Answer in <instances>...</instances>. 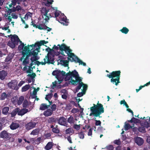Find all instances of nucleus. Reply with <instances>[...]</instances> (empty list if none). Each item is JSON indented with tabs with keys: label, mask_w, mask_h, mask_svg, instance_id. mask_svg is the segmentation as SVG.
<instances>
[{
	"label": "nucleus",
	"mask_w": 150,
	"mask_h": 150,
	"mask_svg": "<svg viewBox=\"0 0 150 150\" xmlns=\"http://www.w3.org/2000/svg\"><path fill=\"white\" fill-rule=\"evenodd\" d=\"M46 50L48 52L47 54H52V52H54V51L53 49H51L49 47L46 49Z\"/></svg>",
	"instance_id": "obj_42"
},
{
	"label": "nucleus",
	"mask_w": 150,
	"mask_h": 150,
	"mask_svg": "<svg viewBox=\"0 0 150 150\" xmlns=\"http://www.w3.org/2000/svg\"><path fill=\"white\" fill-rule=\"evenodd\" d=\"M24 100V96H21L17 100V103L18 105H21L23 102Z\"/></svg>",
	"instance_id": "obj_28"
},
{
	"label": "nucleus",
	"mask_w": 150,
	"mask_h": 150,
	"mask_svg": "<svg viewBox=\"0 0 150 150\" xmlns=\"http://www.w3.org/2000/svg\"><path fill=\"white\" fill-rule=\"evenodd\" d=\"M32 15V13L29 12H28L26 14L24 18L27 20L28 19L29 17H31Z\"/></svg>",
	"instance_id": "obj_41"
},
{
	"label": "nucleus",
	"mask_w": 150,
	"mask_h": 150,
	"mask_svg": "<svg viewBox=\"0 0 150 150\" xmlns=\"http://www.w3.org/2000/svg\"><path fill=\"white\" fill-rule=\"evenodd\" d=\"M7 95L5 92L3 93L1 96V99L2 100H4L7 98Z\"/></svg>",
	"instance_id": "obj_44"
},
{
	"label": "nucleus",
	"mask_w": 150,
	"mask_h": 150,
	"mask_svg": "<svg viewBox=\"0 0 150 150\" xmlns=\"http://www.w3.org/2000/svg\"><path fill=\"white\" fill-rule=\"evenodd\" d=\"M52 130V131L54 133H58L59 132V130L57 128V126L54 128H53Z\"/></svg>",
	"instance_id": "obj_45"
},
{
	"label": "nucleus",
	"mask_w": 150,
	"mask_h": 150,
	"mask_svg": "<svg viewBox=\"0 0 150 150\" xmlns=\"http://www.w3.org/2000/svg\"><path fill=\"white\" fill-rule=\"evenodd\" d=\"M38 64H37V65L38 66L40 64H42V65H45L46 64V63H47V62H46V61L45 60L44 62H40L38 61H37V62Z\"/></svg>",
	"instance_id": "obj_55"
},
{
	"label": "nucleus",
	"mask_w": 150,
	"mask_h": 150,
	"mask_svg": "<svg viewBox=\"0 0 150 150\" xmlns=\"http://www.w3.org/2000/svg\"><path fill=\"white\" fill-rule=\"evenodd\" d=\"M58 123L61 125L68 127V123L66 120V119L64 117H60L59 119H57Z\"/></svg>",
	"instance_id": "obj_12"
},
{
	"label": "nucleus",
	"mask_w": 150,
	"mask_h": 150,
	"mask_svg": "<svg viewBox=\"0 0 150 150\" xmlns=\"http://www.w3.org/2000/svg\"><path fill=\"white\" fill-rule=\"evenodd\" d=\"M47 109V105L45 103H42L40 106V109L41 110H44Z\"/></svg>",
	"instance_id": "obj_33"
},
{
	"label": "nucleus",
	"mask_w": 150,
	"mask_h": 150,
	"mask_svg": "<svg viewBox=\"0 0 150 150\" xmlns=\"http://www.w3.org/2000/svg\"><path fill=\"white\" fill-rule=\"evenodd\" d=\"M4 16L5 17L6 21H7V20H8V21L9 22L12 21V18L10 16L7 15V14H5Z\"/></svg>",
	"instance_id": "obj_43"
},
{
	"label": "nucleus",
	"mask_w": 150,
	"mask_h": 150,
	"mask_svg": "<svg viewBox=\"0 0 150 150\" xmlns=\"http://www.w3.org/2000/svg\"><path fill=\"white\" fill-rule=\"evenodd\" d=\"M20 125L18 123L12 122L10 126V129L12 130H14L20 127Z\"/></svg>",
	"instance_id": "obj_22"
},
{
	"label": "nucleus",
	"mask_w": 150,
	"mask_h": 150,
	"mask_svg": "<svg viewBox=\"0 0 150 150\" xmlns=\"http://www.w3.org/2000/svg\"><path fill=\"white\" fill-rule=\"evenodd\" d=\"M125 130H128L130 128H132V126H131L128 123L126 124L125 125Z\"/></svg>",
	"instance_id": "obj_50"
},
{
	"label": "nucleus",
	"mask_w": 150,
	"mask_h": 150,
	"mask_svg": "<svg viewBox=\"0 0 150 150\" xmlns=\"http://www.w3.org/2000/svg\"><path fill=\"white\" fill-rule=\"evenodd\" d=\"M30 86L29 85H26L23 86L22 88V91L23 92L26 91L28 90L30 88Z\"/></svg>",
	"instance_id": "obj_38"
},
{
	"label": "nucleus",
	"mask_w": 150,
	"mask_h": 150,
	"mask_svg": "<svg viewBox=\"0 0 150 150\" xmlns=\"http://www.w3.org/2000/svg\"><path fill=\"white\" fill-rule=\"evenodd\" d=\"M51 110H52V111L53 112L54 111H55L56 108V105L55 104H54L52 105L51 107Z\"/></svg>",
	"instance_id": "obj_62"
},
{
	"label": "nucleus",
	"mask_w": 150,
	"mask_h": 150,
	"mask_svg": "<svg viewBox=\"0 0 150 150\" xmlns=\"http://www.w3.org/2000/svg\"><path fill=\"white\" fill-rule=\"evenodd\" d=\"M129 122L131 123H134L135 124H136L139 123L140 121L139 119L135 118L133 117L129 121Z\"/></svg>",
	"instance_id": "obj_32"
},
{
	"label": "nucleus",
	"mask_w": 150,
	"mask_h": 150,
	"mask_svg": "<svg viewBox=\"0 0 150 150\" xmlns=\"http://www.w3.org/2000/svg\"><path fill=\"white\" fill-rule=\"evenodd\" d=\"M45 26L46 25H45V23L40 24L39 25H38V26L37 27V28H38L39 30H42V29H40V28H45Z\"/></svg>",
	"instance_id": "obj_51"
},
{
	"label": "nucleus",
	"mask_w": 150,
	"mask_h": 150,
	"mask_svg": "<svg viewBox=\"0 0 150 150\" xmlns=\"http://www.w3.org/2000/svg\"><path fill=\"white\" fill-rule=\"evenodd\" d=\"M48 12L49 10H47L45 8H43L41 11L42 14V18L45 21V23H46L47 22H48V21L49 20L50 18L52 17V16H51L50 13L48 15L49 16L47 15Z\"/></svg>",
	"instance_id": "obj_6"
},
{
	"label": "nucleus",
	"mask_w": 150,
	"mask_h": 150,
	"mask_svg": "<svg viewBox=\"0 0 150 150\" xmlns=\"http://www.w3.org/2000/svg\"><path fill=\"white\" fill-rule=\"evenodd\" d=\"M11 40H9L7 45L12 48H14L16 45H18V42H20V45L18 46V49L19 51L22 50L25 46L23 43L20 40L18 36L16 35H11Z\"/></svg>",
	"instance_id": "obj_3"
},
{
	"label": "nucleus",
	"mask_w": 150,
	"mask_h": 150,
	"mask_svg": "<svg viewBox=\"0 0 150 150\" xmlns=\"http://www.w3.org/2000/svg\"><path fill=\"white\" fill-rule=\"evenodd\" d=\"M45 28H40V29H43L44 30H47L48 32H50L52 30V28H50L49 27H48L46 25L45 26Z\"/></svg>",
	"instance_id": "obj_52"
},
{
	"label": "nucleus",
	"mask_w": 150,
	"mask_h": 150,
	"mask_svg": "<svg viewBox=\"0 0 150 150\" xmlns=\"http://www.w3.org/2000/svg\"><path fill=\"white\" fill-rule=\"evenodd\" d=\"M52 8L54 10H55V11H54V18H56V20L58 19V18H57V17H58L60 13H61V12L57 10V8H54V7Z\"/></svg>",
	"instance_id": "obj_27"
},
{
	"label": "nucleus",
	"mask_w": 150,
	"mask_h": 150,
	"mask_svg": "<svg viewBox=\"0 0 150 150\" xmlns=\"http://www.w3.org/2000/svg\"><path fill=\"white\" fill-rule=\"evenodd\" d=\"M79 137L81 139H83L84 137V133L83 132H81L78 133Z\"/></svg>",
	"instance_id": "obj_47"
},
{
	"label": "nucleus",
	"mask_w": 150,
	"mask_h": 150,
	"mask_svg": "<svg viewBox=\"0 0 150 150\" xmlns=\"http://www.w3.org/2000/svg\"><path fill=\"white\" fill-rule=\"evenodd\" d=\"M7 73L6 71L3 70L0 71V79L3 80L7 76Z\"/></svg>",
	"instance_id": "obj_20"
},
{
	"label": "nucleus",
	"mask_w": 150,
	"mask_h": 150,
	"mask_svg": "<svg viewBox=\"0 0 150 150\" xmlns=\"http://www.w3.org/2000/svg\"><path fill=\"white\" fill-rule=\"evenodd\" d=\"M14 8L15 10V11H18L20 10H21V8L20 6L18 5L17 6L16 8L14 7Z\"/></svg>",
	"instance_id": "obj_58"
},
{
	"label": "nucleus",
	"mask_w": 150,
	"mask_h": 150,
	"mask_svg": "<svg viewBox=\"0 0 150 150\" xmlns=\"http://www.w3.org/2000/svg\"><path fill=\"white\" fill-rule=\"evenodd\" d=\"M57 118H55L53 117H51L47 119V121L49 123H51L53 122L56 123V122H57Z\"/></svg>",
	"instance_id": "obj_29"
},
{
	"label": "nucleus",
	"mask_w": 150,
	"mask_h": 150,
	"mask_svg": "<svg viewBox=\"0 0 150 150\" xmlns=\"http://www.w3.org/2000/svg\"><path fill=\"white\" fill-rule=\"evenodd\" d=\"M68 60L59 59L57 60V61H58V64L59 63L60 64L64 67H67V69H69V67H68L69 63V61H70V60Z\"/></svg>",
	"instance_id": "obj_16"
},
{
	"label": "nucleus",
	"mask_w": 150,
	"mask_h": 150,
	"mask_svg": "<svg viewBox=\"0 0 150 150\" xmlns=\"http://www.w3.org/2000/svg\"><path fill=\"white\" fill-rule=\"evenodd\" d=\"M135 142L138 146H140L142 145L144 142L143 139L141 137H137L134 139Z\"/></svg>",
	"instance_id": "obj_19"
},
{
	"label": "nucleus",
	"mask_w": 150,
	"mask_h": 150,
	"mask_svg": "<svg viewBox=\"0 0 150 150\" xmlns=\"http://www.w3.org/2000/svg\"><path fill=\"white\" fill-rule=\"evenodd\" d=\"M80 125H77L76 124L74 125V129L77 130H79L80 129Z\"/></svg>",
	"instance_id": "obj_59"
},
{
	"label": "nucleus",
	"mask_w": 150,
	"mask_h": 150,
	"mask_svg": "<svg viewBox=\"0 0 150 150\" xmlns=\"http://www.w3.org/2000/svg\"><path fill=\"white\" fill-rule=\"evenodd\" d=\"M38 42H35V44H32L31 45H27L28 47H33H33H38V48L37 49H40L41 47H39V45H38Z\"/></svg>",
	"instance_id": "obj_37"
},
{
	"label": "nucleus",
	"mask_w": 150,
	"mask_h": 150,
	"mask_svg": "<svg viewBox=\"0 0 150 150\" xmlns=\"http://www.w3.org/2000/svg\"><path fill=\"white\" fill-rule=\"evenodd\" d=\"M22 50L23 51L22 52H25L27 53L28 52H30V48L28 47L27 46H24Z\"/></svg>",
	"instance_id": "obj_39"
},
{
	"label": "nucleus",
	"mask_w": 150,
	"mask_h": 150,
	"mask_svg": "<svg viewBox=\"0 0 150 150\" xmlns=\"http://www.w3.org/2000/svg\"><path fill=\"white\" fill-rule=\"evenodd\" d=\"M70 60L71 62H74L76 63H79V65H82L84 66L86 65V64L85 63L83 62L80 59L74 54V56L72 57V58H71Z\"/></svg>",
	"instance_id": "obj_13"
},
{
	"label": "nucleus",
	"mask_w": 150,
	"mask_h": 150,
	"mask_svg": "<svg viewBox=\"0 0 150 150\" xmlns=\"http://www.w3.org/2000/svg\"><path fill=\"white\" fill-rule=\"evenodd\" d=\"M57 46L59 47V49L61 51V54L63 56H65L64 54V51L67 53V56H68L67 59L69 60H70L72 57L74 56V54L72 53V50L69 47L67 46L64 44L63 43L61 45L60 44L57 45Z\"/></svg>",
	"instance_id": "obj_4"
},
{
	"label": "nucleus",
	"mask_w": 150,
	"mask_h": 150,
	"mask_svg": "<svg viewBox=\"0 0 150 150\" xmlns=\"http://www.w3.org/2000/svg\"><path fill=\"white\" fill-rule=\"evenodd\" d=\"M8 86L11 89L17 90L18 88L17 86V83L14 81H11L8 84Z\"/></svg>",
	"instance_id": "obj_14"
},
{
	"label": "nucleus",
	"mask_w": 150,
	"mask_h": 150,
	"mask_svg": "<svg viewBox=\"0 0 150 150\" xmlns=\"http://www.w3.org/2000/svg\"><path fill=\"white\" fill-rule=\"evenodd\" d=\"M106 148L108 150H113L114 149L113 146L112 145H109V146H107Z\"/></svg>",
	"instance_id": "obj_61"
},
{
	"label": "nucleus",
	"mask_w": 150,
	"mask_h": 150,
	"mask_svg": "<svg viewBox=\"0 0 150 150\" xmlns=\"http://www.w3.org/2000/svg\"><path fill=\"white\" fill-rule=\"evenodd\" d=\"M52 93H50L46 95L45 99L46 100H50L52 98Z\"/></svg>",
	"instance_id": "obj_46"
},
{
	"label": "nucleus",
	"mask_w": 150,
	"mask_h": 150,
	"mask_svg": "<svg viewBox=\"0 0 150 150\" xmlns=\"http://www.w3.org/2000/svg\"><path fill=\"white\" fill-rule=\"evenodd\" d=\"M19 110H20V108H16L15 109L10 113L11 114V117H13L15 116L18 113Z\"/></svg>",
	"instance_id": "obj_23"
},
{
	"label": "nucleus",
	"mask_w": 150,
	"mask_h": 150,
	"mask_svg": "<svg viewBox=\"0 0 150 150\" xmlns=\"http://www.w3.org/2000/svg\"><path fill=\"white\" fill-rule=\"evenodd\" d=\"M82 86L83 87V90H82V91L86 93V91L87 88V86L86 84H84L83 83V85Z\"/></svg>",
	"instance_id": "obj_56"
},
{
	"label": "nucleus",
	"mask_w": 150,
	"mask_h": 150,
	"mask_svg": "<svg viewBox=\"0 0 150 150\" xmlns=\"http://www.w3.org/2000/svg\"><path fill=\"white\" fill-rule=\"evenodd\" d=\"M70 79L71 84L75 86L77 85V82L79 83L82 82L81 78L79 77L78 72L75 70L72 72L69 71V72L66 74V76L64 79L65 80L67 81Z\"/></svg>",
	"instance_id": "obj_1"
},
{
	"label": "nucleus",
	"mask_w": 150,
	"mask_h": 150,
	"mask_svg": "<svg viewBox=\"0 0 150 150\" xmlns=\"http://www.w3.org/2000/svg\"><path fill=\"white\" fill-rule=\"evenodd\" d=\"M52 74L53 76H55L56 78L59 81H62L63 79V77L66 75V72L62 71H61L60 70H55L53 71L52 73Z\"/></svg>",
	"instance_id": "obj_5"
},
{
	"label": "nucleus",
	"mask_w": 150,
	"mask_h": 150,
	"mask_svg": "<svg viewBox=\"0 0 150 150\" xmlns=\"http://www.w3.org/2000/svg\"><path fill=\"white\" fill-rule=\"evenodd\" d=\"M12 4H13V6H15L17 3L18 4H20V2L18 1V0H11Z\"/></svg>",
	"instance_id": "obj_53"
},
{
	"label": "nucleus",
	"mask_w": 150,
	"mask_h": 150,
	"mask_svg": "<svg viewBox=\"0 0 150 150\" xmlns=\"http://www.w3.org/2000/svg\"><path fill=\"white\" fill-rule=\"evenodd\" d=\"M39 131L38 129H35L33 130L30 133L31 134L36 135L38 134Z\"/></svg>",
	"instance_id": "obj_48"
},
{
	"label": "nucleus",
	"mask_w": 150,
	"mask_h": 150,
	"mask_svg": "<svg viewBox=\"0 0 150 150\" xmlns=\"http://www.w3.org/2000/svg\"><path fill=\"white\" fill-rule=\"evenodd\" d=\"M72 129L71 128H69L65 130V133L66 134H70L72 133Z\"/></svg>",
	"instance_id": "obj_54"
},
{
	"label": "nucleus",
	"mask_w": 150,
	"mask_h": 150,
	"mask_svg": "<svg viewBox=\"0 0 150 150\" xmlns=\"http://www.w3.org/2000/svg\"><path fill=\"white\" fill-rule=\"evenodd\" d=\"M54 55L52 54H47V55L45 56V58L44 59V60L45 61L47 59V61H46L47 63L48 64H53L55 62L54 61Z\"/></svg>",
	"instance_id": "obj_9"
},
{
	"label": "nucleus",
	"mask_w": 150,
	"mask_h": 150,
	"mask_svg": "<svg viewBox=\"0 0 150 150\" xmlns=\"http://www.w3.org/2000/svg\"><path fill=\"white\" fill-rule=\"evenodd\" d=\"M12 57H11V56H10L8 55L6 58L5 61L6 62H8L9 61H10L12 59Z\"/></svg>",
	"instance_id": "obj_57"
},
{
	"label": "nucleus",
	"mask_w": 150,
	"mask_h": 150,
	"mask_svg": "<svg viewBox=\"0 0 150 150\" xmlns=\"http://www.w3.org/2000/svg\"><path fill=\"white\" fill-rule=\"evenodd\" d=\"M44 136L46 139H49L51 136V134L50 133H47L45 134Z\"/></svg>",
	"instance_id": "obj_64"
},
{
	"label": "nucleus",
	"mask_w": 150,
	"mask_h": 150,
	"mask_svg": "<svg viewBox=\"0 0 150 150\" xmlns=\"http://www.w3.org/2000/svg\"><path fill=\"white\" fill-rule=\"evenodd\" d=\"M38 45L40 47V46L42 45H44L45 44H46L48 42L47 41H45L44 40H41L39 42H38Z\"/></svg>",
	"instance_id": "obj_35"
},
{
	"label": "nucleus",
	"mask_w": 150,
	"mask_h": 150,
	"mask_svg": "<svg viewBox=\"0 0 150 150\" xmlns=\"http://www.w3.org/2000/svg\"><path fill=\"white\" fill-rule=\"evenodd\" d=\"M7 9L8 10L7 11V15L10 16L11 14V13H12L13 12L15 11V10L14 8V7H13L12 8L10 9L9 8H7Z\"/></svg>",
	"instance_id": "obj_36"
},
{
	"label": "nucleus",
	"mask_w": 150,
	"mask_h": 150,
	"mask_svg": "<svg viewBox=\"0 0 150 150\" xmlns=\"http://www.w3.org/2000/svg\"><path fill=\"white\" fill-rule=\"evenodd\" d=\"M9 108L8 107H5L2 108V113L5 115H7L8 113Z\"/></svg>",
	"instance_id": "obj_26"
},
{
	"label": "nucleus",
	"mask_w": 150,
	"mask_h": 150,
	"mask_svg": "<svg viewBox=\"0 0 150 150\" xmlns=\"http://www.w3.org/2000/svg\"><path fill=\"white\" fill-rule=\"evenodd\" d=\"M12 16V18H13V19H17L18 18V16L15 13H12L11 15Z\"/></svg>",
	"instance_id": "obj_63"
},
{
	"label": "nucleus",
	"mask_w": 150,
	"mask_h": 150,
	"mask_svg": "<svg viewBox=\"0 0 150 150\" xmlns=\"http://www.w3.org/2000/svg\"><path fill=\"white\" fill-rule=\"evenodd\" d=\"M30 61V59H27L26 58H25L24 60H23L22 62L23 65L25 66L22 69L23 71H26V70H27L28 66L27 65L29 63Z\"/></svg>",
	"instance_id": "obj_18"
},
{
	"label": "nucleus",
	"mask_w": 150,
	"mask_h": 150,
	"mask_svg": "<svg viewBox=\"0 0 150 150\" xmlns=\"http://www.w3.org/2000/svg\"><path fill=\"white\" fill-rule=\"evenodd\" d=\"M33 107L32 106H30V108H29L30 109L29 111L28 109L26 108H23L21 110H19L18 113V115L22 116L24 115L25 114L30 111L33 108Z\"/></svg>",
	"instance_id": "obj_15"
},
{
	"label": "nucleus",
	"mask_w": 150,
	"mask_h": 150,
	"mask_svg": "<svg viewBox=\"0 0 150 150\" xmlns=\"http://www.w3.org/2000/svg\"><path fill=\"white\" fill-rule=\"evenodd\" d=\"M27 53L25 52H22V54L23 55L22 57L20 59V60L22 61L23 59H24L25 58V57L26 56H27Z\"/></svg>",
	"instance_id": "obj_60"
},
{
	"label": "nucleus",
	"mask_w": 150,
	"mask_h": 150,
	"mask_svg": "<svg viewBox=\"0 0 150 150\" xmlns=\"http://www.w3.org/2000/svg\"><path fill=\"white\" fill-rule=\"evenodd\" d=\"M57 20L63 25H68V22L67 21V17L64 14L59 16V19H58Z\"/></svg>",
	"instance_id": "obj_10"
},
{
	"label": "nucleus",
	"mask_w": 150,
	"mask_h": 150,
	"mask_svg": "<svg viewBox=\"0 0 150 150\" xmlns=\"http://www.w3.org/2000/svg\"><path fill=\"white\" fill-rule=\"evenodd\" d=\"M120 31L123 33L127 34L129 31V30L126 27H123L122 29L120 30Z\"/></svg>",
	"instance_id": "obj_34"
},
{
	"label": "nucleus",
	"mask_w": 150,
	"mask_h": 150,
	"mask_svg": "<svg viewBox=\"0 0 150 150\" xmlns=\"http://www.w3.org/2000/svg\"><path fill=\"white\" fill-rule=\"evenodd\" d=\"M96 118H95V125L96 126H101V122L100 120H96Z\"/></svg>",
	"instance_id": "obj_49"
},
{
	"label": "nucleus",
	"mask_w": 150,
	"mask_h": 150,
	"mask_svg": "<svg viewBox=\"0 0 150 150\" xmlns=\"http://www.w3.org/2000/svg\"><path fill=\"white\" fill-rule=\"evenodd\" d=\"M11 135V134L8 133L7 131L4 130L0 133V137L4 139L8 140L10 138Z\"/></svg>",
	"instance_id": "obj_11"
},
{
	"label": "nucleus",
	"mask_w": 150,
	"mask_h": 150,
	"mask_svg": "<svg viewBox=\"0 0 150 150\" xmlns=\"http://www.w3.org/2000/svg\"><path fill=\"white\" fill-rule=\"evenodd\" d=\"M91 113L89 115L90 116H94L95 117H101L100 115L104 112V108L102 104L99 103V101L96 105L93 104V106L90 108Z\"/></svg>",
	"instance_id": "obj_2"
},
{
	"label": "nucleus",
	"mask_w": 150,
	"mask_h": 150,
	"mask_svg": "<svg viewBox=\"0 0 150 150\" xmlns=\"http://www.w3.org/2000/svg\"><path fill=\"white\" fill-rule=\"evenodd\" d=\"M31 102L29 103L27 99H25L23 102V107L24 108H28Z\"/></svg>",
	"instance_id": "obj_30"
},
{
	"label": "nucleus",
	"mask_w": 150,
	"mask_h": 150,
	"mask_svg": "<svg viewBox=\"0 0 150 150\" xmlns=\"http://www.w3.org/2000/svg\"><path fill=\"white\" fill-rule=\"evenodd\" d=\"M138 131L143 133H145L146 132L145 128L143 126H141L138 127Z\"/></svg>",
	"instance_id": "obj_40"
},
{
	"label": "nucleus",
	"mask_w": 150,
	"mask_h": 150,
	"mask_svg": "<svg viewBox=\"0 0 150 150\" xmlns=\"http://www.w3.org/2000/svg\"><path fill=\"white\" fill-rule=\"evenodd\" d=\"M67 122L71 124H74L75 121L74 117L71 116L67 119Z\"/></svg>",
	"instance_id": "obj_31"
},
{
	"label": "nucleus",
	"mask_w": 150,
	"mask_h": 150,
	"mask_svg": "<svg viewBox=\"0 0 150 150\" xmlns=\"http://www.w3.org/2000/svg\"><path fill=\"white\" fill-rule=\"evenodd\" d=\"M110 81L113 84L115 83V85L116 86H117L118 83H120V78H115L114 79V78H111Z\"/></svg>",
	"instance_id": "obj_25"
},
{
	"label": "nucleus",
	"mask_w": 150,
	"mask_h": 150,
	"mask_svg": "<svg viewBox=\"0 0 150 150\" xmlns=\"http://www.w3.org/2000/svg\"><path fill=\"white\" fill-rule=\"evenodd\" d=\"M36 125V122H33L31 121L25 125V128L27 130H29L35 127Z\"/></svg>",
	"instance_id": "obj_17"
},
{
	"label": "nucleus",
	"mask_w": 150,
	"mask_h": 150,
	"mask_svg": "<svg viewBox=\"0 0 150 150\" xmlns=\"http://www.w3.org/2000/svg\"><path fill=\"white\" fill-rule=\"evenodd\" d=\"M53 146V143L52 142H49L47 144L44 148L46 150H49L52 148Z\"/></svg>",
	"instance_id": "obj_24"
},
{
	"label": "nucleus",
	"mask_w": 150,
	"mask_h": 150,
	"mask_svg": "<svg viewBox=\"0 0 150 150\" xmlns=\"http://www.w3.org/2000/svg\"><path fill=\"white\" fill-rule=\"evenodd\" d=\"M121 71L120 70L113 71L110 73L107 74L106 76L109 78H120Z\"/></svg>",
	"instance_id": "obj_7"
},
{
	"label": "nucleus",
	"mask_w": 150,
	"mask_h": 150,
	"mask_svg": "<svg viewBox=\"0 0 150 150\" xmlns=\"http://www.w3.org/2000/svg\"><path fill=\"white\" fill-rule=\"evenodd\" d=\"M53 113L52 110L50 109H47L44 112L43 115L45 117H47L51 116Z\"/></svg>",
	"instance_id": "obj_21"
},
{
	"label": "nucleus",
	"mask_w": 150,
	"mask_h": 150,
	"mask_svg": "<svg viewBox=\"0 0 150 150\" xmlns=\"http://www.w3.org/2000/svg\"><path fill=\"white\" fill-rule=\"evenodd\" d=\"M37 48H36L35 49L33 50V48H32L30 50V52L27 53V56L25 58L27 59H30L29 57L31 55H33V56H37L38 52H40L39 50H40L37 49Z\"/></svg>",
	"instance_id": "obj_8"
}]
</instances>
